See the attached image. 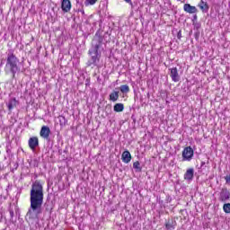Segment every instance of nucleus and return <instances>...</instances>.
I'll return each instance as SVG.
<instances>
[{
	"instance_id": "f257e3e1",
	"label": "nucleus",
	"mask_w": 230,
	"mask_h": 230,
	"mask_svg": "<svg viewBox=\"0 0 230 230\" xmlns=\"http://www.w3.org/2000/svg\"><path fill=\"white\" fill-rule=\"evenodd\" d=\"M42 204H44V187L40 181H36L31 185V207L27 212V217L31 220H35V218H39V215H41Z\"/></svg>"
},
{
	"instance_id": "f03ea898",
	"label": "nucleus",
	"mask_w": 230,
	"mask_h": 230,
	"mask_svg": "<svg viewBox=\"0 0 230 230\" xmlns=\"http://www.w3.org/2000/svg\"><path fill=\"white\" fill-rule=\"evenodd\" d=\"M103 37L95 34L92 40V47L88 51V55L91 57L87 61L86 66L88 67H98V64H100V59L102 58V50L103 49Z\"/></svg>"
},
{
	"instance_id": "7ed1b4c3",
	"label": "nucleus",
	"mask_w": 230,
	"mask_h": 230,
	"mask_svg": "<svg viewBox=\"0 0 230 230\" xmlns=\"http://www.w3.org/2000/svg\"><path fill=\"white\" fill-rule=\"evenodd\" d=\"M4 71L6 74L11 73L13 75V79L15 78V75L21 71V68L19 67V58L15 57L13 52H9L7 54Z\"/></svg>"
},
{
	"instance_id": "20e7f679",
	"label": "nucleus",
	"mask_w": 230,
	"mask_h": 230,
	"mask_svg": "<svg viewBox=\"0 0 230 230\" xmlns=\"http://www.w3.org/2000/svg\"><path fill=\"white\" fill-rule=\"evenodd\" d=\"M183 161H191L193 159V148L191 146L185 147L182 151Z\"/></svg>"
},
{
	"instance_id": "39448f33",
	"label": "nucleus",
	"mask_w": 230,
	"mask_h": 230,
	"mask_svg": "<svg viewBox=\"0 0 230 230\" xmlns=\"http://www.w3.org/2000/svg\"><path fill=\"white\" fill-rule=\"evenodd\" d=\"M230 199V192L226 188H223L219 193L218 200L220 202H226Z\"/></svg>"
},
{
	"instance_id": "423d86ee",
	"label": "nucleus",
	"mask_w": 230,
	"mask_h": 230,
	"mask_svg": "<svg viewBox=\"0 0 230 230\" xmlns=\"http://www.w3.org/2000/svg\"><path fill=\"white\" fill-rule=\"evenodd\" d=\"M49 134H51V129H49V127L43 126L40 129V135L43 139H49Z\"/></svg>"
},
{
	"instance_id": "0eeeda50",
	"label": "nucleus",
	"mask_w": 230,
	"mask_h": 230,
	"mask_svg": "<svg viewBox=\"0 0 230 230\" xmlns=\"http://www.w3.org/2000/svg\"><path fill=\"white\" fill-rule=\"evenodd\" d=\"M171 78L172 82H179V80H181L177 67L171 68Z\"/></svg>"
},
{
	"instance_id": "6e6552de",
	"label": "nucleus",
	"mask_w": 230,
	"mask_h": 230,
	"mask_svg": "<svg viewBox=\"0 0 230 230\" xmlns=\"http://www.w3.org/2000/svg\"><path fill=\"white\" fill-rule=\"evenodd\" d=\"M39 146V137H32L29 139V148L31 150H35L36 146Z\"/></svg>"
},
{
	"instance_id": "1a4fd4ad",
	"label": "nucleus",
	"mask_w": 230,
	"mask_h": 230,
	"mask_svg": "<svg viewBox=\"0 0 230 230\" xmlns=\"http://www.w3.org/2000/svg\"><path fill=\"white\" fill-rule=\"evenodd\" d=\"M121 159L123 163H126V164H128L130 161H132V155H130V152L128 150H126L122 153Z\"/></svg>"
},
{
	"instance_id": "9d476101",
	"label": "nucleus",
	"mask_w": 230,
	"mask_h": 230,
	"mask_svg": "<svg viewBox=\"0 0 230 230\" xmlns=\"http://www.w3.org/2000/svg\"><path fill=\"white\" fill-rule=\"evenodd\" d=\"M177 227V221H175L173 218L168 219V221L165 223V229L167 230H173Z\"/></svg>"
},
{
	"instance_id": "9b49d317",
	"label": "nucleus",
	"mask_w": 230,
	"mask_h": 230,
	"mask_svg": "<svg viewBox=\"0 0 230 230\" xmlns=\"http://www.w3.org/2000/svg\"><path fill=\"white\" fill-rule=\"evenodd\" d=\"M61 8L66 13H67V12H70L71 11V1L63 0L61 3Z\"/></svg>"
},
{
	"instance_id": "f8f14e48",
	"label": "nucleus",
	"mask_w": 230,
	"mask_h": 230,
	"mask_svg": "<svg viewBox=\"0 0 230 230\" xmlns=\"http://www.w3.org/2000/svg\"><path fill=\"white\" fill-rule=\"evenodd\" d=\"M183 10H184V12H186L187 13H197V12H198L197 7L192 6V5L190 4H185L183 5Z\"/></svg>"
},
{
	"instance_id": "ddd939ff",
	"label": "nucleus",
	"mask_w": 230,
	"mask_h": 230,
	"mask_svg": "<svg viewBox=\"0 0 230 230\" xmlns=\"http://www.w3.org/2000/svg\"><path fill=\"white\" fill-rule=\"evenodd\" d=\"M17 99L11 98L6 103L8 111H12L13 109H15V107H17Z\"/></svg>"
},
{
	"instance_id": "4468645a",
	"label": "nucleus",
	"mask_w": 230,
	"mask_h": 230,
	"mask_svg": "<svg viewBox=\"0 0 230 230\" xmlns=\"http://www.w3.org/2000/svg\"><path fill=\"white\" fill-rule=\"evenodd\" d=\"M195 171L193 168L188 169L184 174L185 181H193Z\"/></svg>"
},
{
	"instance_id": "2eb2a0df",
	"label": "nucleus",
	"mask_w": 230,
	"mask_h": 230,
	"mask_svg": "<svg viewBox=\"0 0 230 230\" xmlns=\"http://www.w3.org/2000/svg\"><path fill=\"white\" fill-rule=\"evenodd\" d=\"M199 7L204 13H206V12H208V10H209V5H208V2H204V0L200 1V3L199 4Z\"/></svg>"
},
{
	"instance_id": "dca6fc26",
	"label": "nucleus",
	"mask_w": 230,
	"mask_h": 230,
	"mask_svg": "<svg viewBox=\"0 0 230 230\" xmlns=\"http://www.w3.org/2000/svg\"><path fill=\"white\" fill-rule=\"evenodd\" d=\"M119 98V92L113 91L110 94V100L111 102H118V99Z\"/></svg>"
},
{
	"instance_id": "f3484780",
	"label": "nucleus",
	"mask_w": 230,
	"mask_h": 230,
	"mask_svg": "<svg viewBox=\"0 0 230 230\" xmlns=\"http://www.w3.org/2000/svg\"><path fill=\"white\" fill-rule=\"evenodd\" d=\"M125 109V106L123 105V103H116L113 107V111L115 112H123Z\"/></svg>"
},
{
	"instance_id": "a211bd4d",
	"label": "nucleus",
	"mask_w": 230,
	"mask_h": 230,
	"mask_svg": "<svg viewBox=\"0 0 230 230\" xmlns=\"http://www.w3.org/2000/svg\"><path fill=\"white\" fill-rule=\"evenodd\" d=\"M133 168L136 172H142L143 168L141 167V164L139 161L133 163Z\"/></svg>"
},
{
	"instance_id": "6ab92c4d",
	"label": "nucleus",
	"mask_w": 230,
	"mask_h": 230,
	"mask_svg": "<svg viewBox=\"0 0 230 230\" xmlns=\"http://www.w3.org/2000/svg\"><path fill=\"white\" fill-rule=\"evenodd\" d=\"M119 90L123 93H130V87L128 84H123L119 87Z\"/></svg>"
},
{
	"instance_id": "aec40b11",
	"label": "nucleus",
	"mask_w": 230,
	"mask_h": 230,
	"mask_svg": "<svg viewBox=\"0 0 230 230\" xmlns=\"http://www.w3.org/2000/svg\"><path fill=\"white\" fill-rule=\"evenodd\" d=\"M58 119H59V124L61 127H66V125H67V120L66 119V117L59 116Z\"/></svg>"
},
{
	"instance_id": "412c9836",
	"label": "nucleus",
	"mask_w": 230,
	"mask_h": 230,
	"mask_svg": "<svg viewBox=\"0 0 230 230\" xmlns=\"http://www.w3.org/2000/svg\"><path fill=\"white\" fill-rule=\"evenodd\" d=\"M223 209H224L225 213L229 214L230 213V203H226L223 206Z\"/></svg>"
},
{
	"instance_id": "4be33fe9",
	"label": "nucleus",
	"mask_w": 230,
	"mask_h": 230,
	"mask_svg": "<svg viewBox=\"0 0 230 230\" xmlns=\"http://www.w3.org/2000/svg\"><path fill=\"white\" fill-rule=\"evenodd\" d=\"M98 0H85L84 4L85 6H89V4L93 5V4H96Z\"/></svg>"
},
{
	"instance_id": "5701e85b",
	"label": "nucleus",
	"mask_w": 230,
	"mask_h": 230,
	"mask_svg": "<svg viewBox=\"0 0 230 230\" xmlns=\"http://www.w3.org/2000/svg\"><path fill=\"white\" fill-rule=\"evenodd\" d=\"M225 181H226V184H230V175H226L225 177Z\"/></svg>"
},
{
	"instance_id": "b1692460",
	"label": "nucleus",
	"mask_w": 230,
	"mask_h": 230,
	"mask_svg": "<svg viewBox=\"0 0 230 230\" xmlns=\"http://www.w3.org/2000/svg\"><path fill=\"white\" fill-rule=\"evenodd\" d=\"M128 4H130L132 6V0H124Z\"/></svg>"
},
{
	"instance_id": "393cba45",
	"label": "nucleus",
	"mask_w": 230,
	"mask_h": 230,
	"mask_svg": "<svg viewBox=\"0 0 230 230\" xmlns=\"http://www.w3.org/2000/svg\"><path fill=\"white\" fill-rule=\"evenodd\" d=\"M206 164V162H201V168Z\"/></svg>"
},
{
	"instance_id": "a878e982",
	"label": "nucleus",
	"mask_w": 230,
	"mask_h": 230,
	"mask_svg": "<svg viewBox=\"0 0 230 230\" xmlns=\"http://www.w3.org/2000/svg\"><path fill=\"white\" fill-rule=\"evenodd\" d=\"M194 21H197V14L193 16Z\"/></svg>"
},
{
	"instance_id": "bb28decb",
	"label": "nucleus",
	"mask_w": 230,
	"mask_h": 230,
	"mask_svg": "<svg viewBox=\"0 0 230 230\" xmlns=\"http://www.w3.org/2000/svg\"><path fill=\"white\" fill-rule=\"evenodd\" d=\"M181 38V34L180 33H178V39H180Z\"/></svg>"
},
{
	"instance_id": "cd10ccee",
	"label": "nucleus",
	"mask_w": 230,
	"mask_h": 230,
	"mask_svg": "<svg viewBox=\"0 0 230 230\" xmlns=\"http://www.w3.org/2000/svg\"><path fill=\"white\" fill-rule=\"evenodd\" d=\"M86 85H89V83H86Z\"/></svg>"
},
{
	"instance_id": "c85d7f7f",
	"label": "nucleus",
	"mask_w": 230,
	"mask_h": 230,
	"mask_svg": "<svg viewBox=\"0 0 230 230\" xmlns=\"http://www.w3.org/2000/svg\"><path fill=\"white\" fill-rule=\"evenodd\" d=\"M11 215H13V212H11Z\"/></svg>"
}]
</instances>
